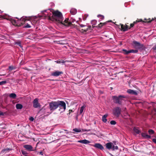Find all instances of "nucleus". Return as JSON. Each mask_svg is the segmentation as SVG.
Instances as JSON below:
<instances>
[{"label": "nucleus", "instance_id": "nucleus-1", "mask_svg": "<svg viewBox=\"0 0 156 156\" xmlns=\"http://www.w3.org/2000/svg\"><path fill=\"white\" fill-rule=\"evenodd\" d=\"M52 17L58 23L63 25V17L62 13L57 10L52 12Z\"/></svg>", "mask_w": 156, "mask_h": 156}, {"label": "nucleus", "instance_id": "nucleus-2", "mask_svg": "<svg viewBox=\"0 0 156 156\" xmlns=\"http://www.w3.org/2000/svg\"><path fill=\"white\" fill-rule=\"evenodd\" d=\"M112 98L115 104H118L122 105L124 102H125L127 100V97L123 95H120L118 96H113Z\"/></svg>", "mask_w": 156, "mask_h": 156}, {"label": "nucleus", "instance_id": "nucleus-3", "mask_svg": "<svg viewBox=\"0 0 156 156\" xmlns=\"http://www.w3.org/2000/svg\"><path fill=\"white\" fill-rule=\"evenodd\" d=\"M58 108H59V111L62 113L64 112L66 109V104L63 101H57Z\"/></svg>", "mask_w": 156, "mask_h": 156}, {"label": "nucleus", "instance_id": "nucleus-4", "mask_svg": "<svg viewBox=\"0 0 156 156\" xmlns=\"http://www.w3.org/2000/svg\"><path fill=\"white\" fill-rule=\"evenodd\" d=\"M49 108L52 112L58 108L57 101H52L50 102L49 104Z\"/></svg>", "mask_w": 156, "mask_h": 156}, {"label": "nucleus", "instance_id": "nucleus-5", "mask_svg": "<svg viewBox=\"0 0 156 156\" xmlns=\"http://www.w3.org/2000/svg\"><path fill=\"white\" fill-rule=\"evenodd\" d=\"M76 20L75 19L71 18L70 20H69V19L66 18L64 21L63 25L66 26H69L72 25V23H74Z\"/></svg>", "mask_w": 156, "mask_h": 156}, {"label": "nucleus", "instance_id": "nucleus-6", "mask_svg": "<svg viewBox=\"0 0 156 156\" xmlns=\"http://www.w3.org/2000/svg\"><path fill=\"white\" fill-rule=\"evenodd\" d=\"M121 109L118 107H115L113 109V114L116 117H119L121 114Z\"/></svg>", "mask_w": 156, "mask_h": 156}, {"label": "nucleus", "instance_id": "nucleus-7", "mask_svg": "<svg viewBox=\"0 0 156 156\" xmlns=\"http://www.w3.org/2000/svg\"><path fill=\"white\" fill-rule=\"evenodd\" d=\"M132 45L136 48L139 49H143L144 48V45L143 44H141L140 42L136 41H133Z\"/></svg>", "mask_w": 156, "mask_h": 156}, {"label": "nucleus", "instance_id": "nucleus-8", "mask_svg": "<svg viewBox=\"0 0 156 156\" xmlns=\"http://www.w3.org/2000/svg\"><path fill=\"white\" fill-rule=\"evenodd\" d=\"M33 107L35 108L41 107V105L38 102V99L36 98L33 101Z\"/></svg>", "mask_w": 156, "mask_h": 156}, {"label": "nucleus", "instance_id": "nucleus-9", "mask_svg": "<svg viewBox=\"0 0 156 156\" xmlns=\"http://www.w3.org/2000/svg\"><path fill=\"white\" fill-rule=\"evenodd\" d=\"M120 25H121L120 29L122 31L124 32L128 30V26L126 25L124 26L123 24H120ZM117 26L120 29V25H117Z\"/></svg>", "mask_w": 156, "mask_h": 156}, {"label": "nucleus", "instance_id": "nucleus-10", "mask_svg": "<svg viewBox=\"0 0 156 156\" xmlns=\"http://www.w3.org/2000/svg\"><path fill=\"white\" fill-rule=\"evenodd\" d=\"M63 73L62 71H55L51 73V75L54 76H58L63 74Z\"/></svg>", "mask_w": 156, "mask_h": 156}, {"label": "nucleus", "instance_id": "nucleus-11", "mask_svg": "<svg viewBox=\"0 0 156 156\" xmlns=\"http://www.w3.org/2000/svg\"><path fill=\"white\" fill-rule=\"evenodd\" d=\"M11 22L13 25L16 26L20 27V21L19 20L17 21H16L15 20L12 19L11 20Z\"/></svg>", "mask_w": 156, "mask_h": 156}, {"label": "nucleus", "instance_id": "nucleus-12", "mask_svg": "<svg viewBox=\"0 0 156 156\" xmlns=\"http://www.w3.org/2000/svg\"><path fill=\"white\" fill-rule=\"evenodd\" d=\"M94 147L98 149L102 150L104 149V147L103 146L99 143H96L93 145Z\"/></svg>", "mask_w": 156, "mask_h": 156}, {"label": "nucleus", "instance_id": "nucleus-13", "mask_svg": "<svg viewBox=\"0 0 156 156\" xmlns=\"http://www.w3.org/2000/svg\"><path fill=\"white\" fill-rule=\"evenodd\" d=\"M24 147L27 150L30 151H34V150L33 149V147L30 145H25L24 146Z\"/></svg>", "mask_w": 156, "mask_h": 156}, {"label": "nucleus", "instance_id": "nucleus-14", "mask_svg": "<svg viewBox=\"0 0 156 156\" xmlns=\"http://www.w3.org/2000/svg\"><path fill=\"white\" fill-rule=\"evenodd\" d=\"M26 17H24L23 16L22 17L20 20H19L20 21V26L23 25L26 21L27 20L25 19Z\"/></svg>", "mask_w": 156, "mask_h": 156}, {"label": "nucleus", "instance_id": "nucleus-15", "mask_svg": "<svg viewBox=\"0 0 156 156\" xmlns=\"http://www.w3.org/2000/svg\"><path fill=\"white\" fill-rule=\"evenodd\" d=\"M113 144L111 142L108 143L106 144L107 148L109 150L112 149Z\"/></svg>", "mask_w": 156, "mask_h": 156}, {"label": "nucleus", "instance_id": "nucleus-16", "mask_svg": "<svg viewBox=\"0 0 156 156\" xmlns=\"http://www.w3.org/2000/svg\"><path fill=\"white\" fill-rule=\"evenodd\" d=\"M127 92L129 94L136 95L137 93L136 91L131 89H128L127 90Z\"/></svg>", "mask_w": 156, "mask_h": 156}, {"label": "nucleus", "instance_id": "nucleus-17", "mask_svg": "<svg viewBox=\"0 0 156 156\" xmlns=\"http://www.w3.org/2000/svg\"><path fill=\"white\" fill-rule=\"evenodd\" d=\"M141 135L142 136L145 138L150 139L151 138V136L150 135H148L145 133H141Z\"/></svg>", "mask_w": 156, "mask_h": 156}, {"label": "nucleus", "instance_id": "nucleus-18", "mask_svg": "<svg viewBox=\"0 0 156 156\" xmlns=\"http://www.w3.org/2000/svg\"><path fill=\"white\" fill-rule=\"evenodd\" d=\"M78 142L80 143L83 144H88L90 143V141L89 140H87L86 139H84L82 140H80L78 141Z\"/></svg>", "mask_w": 156, "mask_h": 156}, {"label": "nucleus", "instance_id": "nucleus-19", "mask_svg": "<svg viewBox=\"0 0 156 156\" xmlns=\"http://www.w3.org/2000/svg\"><path fill=\"white\" fill-rule=\"evenodd\" d=\"M12 150V149L9 148L4 149L2 151L1 153L2 154H5L7 152H9Z\"/></svg>", "mask_w": 156, "mask_h": 156}, {"label": "nucleus", "instance_id": "nucleus-20", "mask_svg": "<svg viewBox=\"0 0 156 156\" xmlns=\"http://www.w3.org/2000/svg\"><path fill=\"white\" fill-rule=\"evenodd\" d=\"M84 29H82V32L83 33H84L85 32H86L87 31V30H88L89 29H90V28H91V26H89L88 27H84Z\"/></svg>", "mask_w": 156, "mask_h": 156}, {"label": "nucleus", "instance_id": "nucleus-21", "mask_svg": "<svg viewBox=\"0 0 156 156\" xmlns=\"http://www.w3.org/2000/svg\"><path fill=\"white\" fill-rule=\"evenodd\" d=\"M77 10L74 8L72 9L70 11V13L73 15L76 14L77 13Z\"/></svg>", "mask_w": 156, "mask_h": 156}, {"label": "nucleus", "instance_id": "nucleus-22", "mask_svg": "<svg viewBox=\"0 0 156 156\" xmlns=\"http://www.w3.org/2000/svg\"><path fill=\"white\" fill-rule=\"evenodd\" d=\"M108 116V115L107 114H105L102 116V121L103 122L105 123L107 121L106 118Z\"/></svg>", "mask_w": 156, "mask_h": 156}, {"label": "nucleus", "instance_id": "nucleus-23", "mask_svg": "<svg viewBox=\"0 0 156 156\" xmlns=\"http://www.w3.org/2000/svg\"><path fill=\"white\" fill-rule=\"evenodd\" d=\"M134 132L137 134H139L140 133V131L139 129L137 127H135L133 129Z\"/></svg>", "mask_w": 156, "mask_h": 156}, {"label": "nucleus", "instance_id": "nucleus-24", "mask_svg": "<svg viewBox=\"0 0 156 156\" xmlns=\"http://www.w3.org/2000/svg\"><path fill=\"white\" fill-rule=\"evenodd\" d=\"M45 108H41V109L39 112H38L39 113H41V115L44 114H45Z\"/></svg>", "mask_w": 156, "mask_h": 156}, {"label": "nucleus", "instance_id": "nucleus-25", "mask_svg": "<svg viewBox=\"0 0 156 156\" xmlns=\"http://www.w3.org/2000/svg\"><path fill=\"white\" fill-rule=\"evenodd\" d=\"M122 52L124 55H128V54L130 53L129 50L127 51L125 49H122Z\"/></svg>", "mask_w": 156, "mask_h": 156}, {"label": "nucleus", "instance_id": "nucleus-26", "mask_svg": "<svg viewBox=\"0 0 156 156\" xmlns=\"http://www.w3.org/2000/svg\"><path fill=\"white\" fill-rule=\"evenodd\" d=\"M9 97L10 98H12L13 99H15L16 98V95L15 93H11L9 94Z\"/></svg>", "mask_w": 156, "mask_h": 156}, {"label": "nucleus", "instance_id": "nucleus-27", "mask_svg": "<svg viewBox=\"0 0 156 156\" xmlns=\"http://www.w3.org/2000/svg\"><path fill=\"white\" fill-rule=\"evenodd\" d=\"M23 107L22 105L20 104H17L16 105V107L17 109H21Z\"/></svg>", "mask_w": 156, "mask_h": 156}, {"label": "nucleus", "instance_id": "nucleus-28", "mask_svg": "<svg viewBox=\"0 0 156 156\" xmlns=\"http://www.w3.org/2000/svg\"><path fill=\"white\" fill-rule=\"evenodd\" d=\"M144 22H147V23H151L152 20H153V19H152V20H151L150 18L149 19H144Z\"/></svg>", "mask_w": 156, "mask_h": 156}, {"label": "nucleus", "instance_id": "nucleus-29", "mask_svg": "<svg viewBox=\"0 0 156 156\" xmlns=\"http://www.w3.org/2000/svg\"><path fill=\"white\" fill-rule=\"evenodd\" d=\"M85 106L84 105H83L82 107L80 108V113L82 114L83 111V110L84 108H85Z\"/></svg>", "mask_w": 156, "mask_h": 156}, {"label": "nucleus", "instance_id": "nucleus-30", "mask_svg": "<svg viewBox=\"0 0 156 156\" xmlns=\"http://www.w3.org/2000/svg\"><path fill=\"white\" fill-rule=\"evenodd\" d=\"M73 131H75V132L78 133L81 132V130L80 129H78L77 128L74 129H73Z\"/></svg>", "mask_w": 156, "mask_h": 156}, {"label": "nucleus", "instance_id": "nucleus-31", "mask_svg": "<svg viewBox=\"0 0 156 156\" xmlns=\"http://www.w3.org/2000/svg\"><path fill=\"white\" fill-rule=\"evenodd\" d=\"M138 51L137 50L135 49H131L129 50L130 53H137Z\"/></svg>", "mask_w": 156, "mask_h": 156}, {"label": "nucleus", "instance_id": "nucleus-32", "mask_svg": "<svg viewBox=\"0 0 156 156\" xmlns=\"http://www.w3.org/2000/svg\"><path fill=\"white\" fill-rule=\"evenodd\" d=\"M16 68V67L12 66H10L9 67V69L10 71H11L13 69H15Z\"/></svg>", "mask_w": 156, "mask_h": 156}, {"label": "nucleus", "instance_id": "nucleus-33", "mask_svg": "<svg viewBox=\"0 0 156 156\" xmlns=\"http://www.w3.org/2000/svg\"><path fill=\"white\" fill-rule=\"evenodd\" d=\"M118 149V147L117 146H115L114 144H113L112 150H115Z\"/></svg>", "mask_w": 156, "mask_h": 156}, {"label": "nucleus", "instance_id": "nucleus-34", "mask_svg": "<svg viewBox=\"0 0 156 156\" xmlns=\"http://www.w3.org/2000/svg\"><path fill=\"white\" fill-rule=\"evenodd\" d=\"M97 17L99 18L101 20H103L104 19V16L103 15L99 14L97 16Z\"/></svg>", "mask_w": 156, "mask_h": 156}, {"label": "nucleus", "instance_id": "nucleus-35", "mask_svg": "<svg viewBox=\"0 0 156 156\" xmlns=\"http://www.w3.org/2000/svg\"><path fill=\"white\" fill-rule=\"evenodd\" d=\"M148 132L150 134H154V132L153 130L150 129L148 130Z\"/></svg>", "mask_w": 156, "mask_h": 156}, {"label": "nucleus", "instance_id": "nucleus-36", "mask_svg": "<svg viewBox=\"0 0 156 156\" xmlns=\"http://www.w3.org/2000/svg\"><path fill=\"white\" fill-rule=\"evenodd\" d=\"M110 123L111 125H115L116 124V121L114 120H112L110 121Z\"/></svg>", "mask_w": 156, "mask_h": 156}, {"label": "nucleus", "instance_id": "nucleus-37", "mask_svg": "<svg viewBox=\"0 0 156 156\" xmlns=\"http://www.w3.org/2000/svg\"><path fill=\"white\" fill-rule=\"evenodd\" d=\"M22 153L23 155L24 156H27V152L26 151H22Z\"/></svg>", "mask_w": 156, "mask_h": 156}, {"label": "nucleus", "instance_id": "nucleus-38", "mask_svg": "<svg viewBox=\"0 0 156 156\" xmlns=\"http://www.w3.org/2000/svg\"><path fill=\"white\" fill-rule=\"evenodd\" d=\"M55 62H56L57 63H58V64L61 63H65V61H64L63 60H62V62H61L60 61L57 60L56 61H55Z\"/></svg>", "mask_w": 156, "mask_h": 156}, {"label": "nucleus", "instance_id": "nucleus-39", "mask_svg": "<svg viewBox=\"0 0 156 156\" xmlns=\"http://www.w3.org/2000/svg\"><path fill=\"white\" fill-rule=\"evenodd\" d=\"M7 83V82L6 81H2L1 82H0V85L4 84L5 83Z\"/></svg>", "mask_w": 156, "mask_h": 156}, {"label": "nucleus", "instance_id": "nucleus-40", "mask_svg": "<svg viewBox=\"0 0 156 156\" xmlns=\"http://www.w3.org/2000/svg\"><path fill=\"white\" fill-rule=\"evenodd\" d=\"M88 16V15L87 14H85L83 16V19L84 20H85L87 16Z\"/></svg>", "mask_w": 156, "mask_h": 156}, {"label": "nucleus", "instance_id": "nucleus-41", "mask_svg": "<svg viewBox=\"0 0 156 156\" xmlns=\"http://www.w3.org/2000/svg\"><path fill=\"white\" fill-rule=\"evenodd\" d=\"M31 27V26L28 23H27L26 25L24 27L25 28H29Z\"/></svg>", "mask_w": 156, "mask_h": 156}, {"label": "nucleus", "instance_id": "nucleus-42", "mask_svg": "<svg viewBox=\"0 0 156 156\" xmlns=\"http://www.w3.org/2000/svg\"><path fill=\"white\" fill-rule=\"evenodd\" d=\"M111 21H107L105 23H102V25H103V26L105 25L108 23L110 22H111Z\"/></svg>", "mask_w": 156, "mask_h": 156}, {"label": "nucleus", "instance_id": "nucleus-43", "mask_svg": "<svg viewBox=\"0 0 156 156\" xmlns=\"http://www.w3.org/2000/svg\"><path fill=\"white\" fill-rule=\"evenodd\" d=\"M103 26L102 23H100L98 25V27L99 28H101Z\"/></svg>", "mask_w": 156, "mask_h": 156}, {"label": "nucleus", "instance_id": "nucleus-44", "mask_svg": "<svg viewBox=\"0 0 156 156\" xmlns=\"http://www.w3.org/2000/svg\"><path fill=\"white\" fill-rule=\"evenodd\" d=\"M82 132H88L90 131V129H82Z\"/></svg>", "mask_w": 156, "mask_h": 156}, {"label": "nucleus", "instance_id": "nucleus-45", "mask_svg": "<svg viewBox=\"0 0 156 156\" xmlns=\"http://www.w3.org/2000/svg\"><path fill=\"white\" fill-rule=\"evenodd\" d=\"M17 44L20 47L22 48V46L21 45V43L20 42H18L17 43Z\"/></svg>", "mask_w": 156, "mask_h": 156}, {"label": "nucleus", "instance_id": "nucleus-46", "mask_svg": "<svg viewBox=\"0 0 156 156\" xmlns=\"http://www.w3.org/2000/svg\"><path fill=\"white\" fill-rule=\"evenodd\" d=\"M34 119V118L32 117H31L29 118V120L31 121H33Z\"/></svg>", "mask_w": 156, "mask_h": 156}, {"label": "nucleus", "instance_id": "nucleus-47", "mask_svg": "<svg viewBox=\"0 0 156 156\" xmlns=\"http://www.w3.org/2000/svg\"><path fill=\"white\" fill-rule=\"evenodd\" d=\"M134 25L133 23H131L130 24V27H128V29H130L131 27H133L134 26Z\"/></svg>", "mask_w": 156, "mask_h": 156}, {"label": "nucleus", "instance_id": "nucleus-48", "mask_svg": "<svg viewBox=\"0 0 156 156\" xmlns=\"http://www.w3.org/2000/svg\"><path fill=\"white\" fill-rule=\"evenodd\" d=\"M138 22H144V21L142 19H139L137 20Z\"/></svg>", "mask_w": 156, "mask_h": 156}, {"label": "nucleus", "instance_id": "nucleus-49", "mask_svg": "<svg viewBox=\"0 0 156 156\" xmlns=\"http://www.w3.org/2000/svg\"><path fill=\"white\" fill-rule=\"evenodd\" d=\"M80 26L81 27H85L86 26L82 24H79Z\"/></svg>", "mask_w": 156, "mask_h": 156}, {"label": "nucleus", "instance_id": "nucleus-50", "mask_svg": "<svg viewBox=\"0 0 156 156\" xmlns=\"http://www.w3.org/2000/svg\"><path fill=\"white\" fill-rule=\"evenodd\" d=\"M152 141L153 142H154V143L156 144V139H153L152 140Z\"/></svg>", "mask_w": 156, "mask_h": 156}, {"label": "nucleus", "instance_id": "nucleus-51", "mask_svg": "<svg viewBox=\"0 0 156 156\" xmlns=\"http://www.w3.org/2000/svg\"><path fill=\"white\" fill-rule=\"evenodd\" d=\"M138 23V22H137V20H136V21H134L133 23V24H134H134L136 23Z\"/></svg>", "mask_w": 156, "mask_h": 156}, {"label": "nucleus", "instance_id": "nucleus-52", "mask_svg": "<svg viewBox=\"0 0 156 156\" xmlns=\"http://www.w3.org/2000/svg\"><path fill=\"white\" fill-rule=\"evenodd\" d=\"M69 114H70L71 112H73V111L72 110H69Z\"/></svg>", "mask_w": 156, "mask_h": 156}, {"label": "nucleus", "instance_id": "nucleus-53", "mask_svg": "<svg viewBox=\"0 0 156 156\" xmlns=\"http://www.w3.org/2000/svg\"><path fill=\"white\" fill-rule=\"evenodd\" d=\"M3 112H1L0 111V115H3Z\"/></svg>", "mask_w": 156, "mask_h": 156}, {"label": "nucleus", "instance_id": "nucleus-54", "mask_svg": "<svg viewBox=\"0 0 156 156\" xmlns=\"http://www.w3.org/2000/svg\"><path fill=\"white\" fill-rule=\"evenodd\" d=\"M153 48L154 50H156V47L155 46H154Z\"/></svg>", "mask_w": 156, "mask_h": 156}, {"label": "nucleus", "instance_id": "nucleus-55", "mask_svg": "<svg viewBox=\"0 0 156 156\" xmlns=\"http://www.w3.org/2000/svg\"><path fill=\"white\" fill-rule=\"evenodd\" d=\"M24 69L25 70H27L28 71H29V70H30L28 69L27 68H24Z\"/></svg>", "mask_w": 156, "mask_h": 156}, {"label": "nucleus", "instance_id": "nucleus-56", "mask_svg": "<svg viewBox=\"0 0 156 156\" xmlns=\"http://www.w3.org/2000/svg\"><path fill=\"white\" fill-rule=\"evenodd\" d=\"M40 154H41V155H43V152H40Z\"/></svg>", "mask_w": 156, "mask_h": 156}, {"label": "nucleus", "instance_id": "nucleus-57", "mask_svg": "<svg viewBox=\"0 0 156 156\" xmlns=\"http://www.w3.org/2000/svg\"><path fill=\"white\" fill-rule=\"evenodd\" d=\"M59 44H63L64 43H62V42H60Z\"/></svg>", "mask_w": 156, "mask_h": 156}, {"label": "nucleus", "instance_id": "nucleus-58", "mask_svg": "<svg viewBox=\"0 0 156 156\" xmlns=\"http://www.w3.org/2000/svg\"><path fill=\"white\" fill-rule=\"evenodd\" d=\"M113 143L114 145H115L116 144V142L115 141Z\"/></svg>", "mask_w": 156, "mask_h": 156}, {"label": "nucleus", "instance_id": "nucleus-59", "mask_svg": "<svg viewBox=\"0 0 156 156\" xmlns=\"http://www.w3.org/2000/svg\"><path fill=\"white\" fill-rule=\"evenodd\" d=\"M154 111L156 112V108L154 109Z\"/></svg>", "mask_w": 156, "mask_h": 156}, {"label": "nucleus", "instance_id": "nucleus-60", "mask_svg": "<svg viewBox=\"0 0 156 156\" xmlns=\"http://www.w3.org/2000/svg\"><path fill=\"white\" fill-rule=\"evenodd\" d=\"M5 75V74H3L2 75H1V76H4Z\"/></svg>", "mask_w": 156, "mask_h": 156}, {"label": "nucleus", "instance_id": "nucleus-61", "mask_svg": "<svg viewBox=\"0 0 156 156\" xmlns=\"http://www.w3.org/2000/svg\"><path fill=\"white\" fill-rule=\"evenodd\" d=\"M21 21H20V23H23V21H22L21 22Z\"/></svg>", "mask_w": 156, "mask_h": 156}, {"label": "nucleus", "instance_id": "nucleus-62", "mask_svg": "<svg viewBox=\"0 0 156 156\" xmlns=\"http://www.w3.org/2000/svg\"><path fill=\"white\" fill-rule=\"evenodd\" d=\"M77 22H78V21H76V23H77Z\"/></svg>", "mask_w": 156, "mask_h": 156}]
</instances>
